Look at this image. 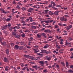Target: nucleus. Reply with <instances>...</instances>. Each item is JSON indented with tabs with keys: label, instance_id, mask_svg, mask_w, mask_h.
Returning a JSON list of instances; mask_svg holds the SVG:
<instances>
[{
	"label": "nucleus",
	"instance_id": "obj_1",
	"mask_svg": "<svg viewBox=\"0 0 73 73\" xmlns=\"http://www.w3.org/2000/svg\"><path fill=\"white\" fill-rule=\"evenodd\" d=\"M60 20L61 21H65V22L67 21V18H64V17H60Z\"/></svg>",
	"mask_w": 73,
	"mask_h": 73
},
{
	"label": "nucleus",
	"instance_id": "obj_2",
	"mask_svg": "<svg viewBox=\"0 0 73 73\" xmlns=\"http://www.w3.org/2000/svg\"><path fill=\"white\" fill-rule=\"evenodd\" d=\"M38 62L39 63V64H41L40 65L41 66H42L43 68H44V61H39Z\"/></svg>",
	"mask_w": 73,
	"mask_h": 73
},
{
	"label": "nucleus",
	"instance_id": "obj_3",
	"mask_svg": "<svg viewBox=\"0 0 73 73\" xmlns=\"http://www.w3.org/2000/svg\"><path fill=\"white\" fill-rule=\"evenodd\" d=\"M47 59V60L48 61H50V60H51V58H52V56L51 55H49L48 57V56H46L45 57Z\"/></svg>",
	"mask_w": 73,
	"mask_h": 73
},
{
	"label": "nucleus",
	"instance_id": "obj_4",
	"mask_svg": "<svg viewBox=\"0 0 73 73\" xmlns=\"http://www.w3.org/2000/svg\"><path fill=\"white\" fill-rule=\"evenodd\" d=\"M7 25H5V26H2L1 27V29L2 30H4V29L7 28Z\"/></svg>",
	"mask_w": 73,
	"mask_h": 73
},
{
	"label": "nucleus",
	"instance_id": "obj_5",
	"mask_svg": "<svg viewBox=\"0 0 73 73\" xmlns=\"http://www.w3.org/2000/svg\"><path fill=\"white\" fill-rule=\"evenodd\" d=\"M5 70L6 71H8V70H10V68L9 67V66H7L5 68Z\"/></svg>",
	"mask_w": 73,
	"mask_h": 73
},
{
	"label": "nucleus",
	"instance_id": "obj_6",
	"mask_svg": "<svg viewBox=\"0 0 73 73\" xmlns=\"http://www.w3.org/2000/svg\"><path fill=\"white\" fill-rule=\"evenodd\" d=\"M28 40L29 41H32L33 40V38L30 37L29 38H28Z\"/></svg>",
	"mask_w": 73,
	"mask_h": 73
},
{
	"label": "nucleus",
	"instance_id": "obj_7",
	"mask_svg": "<svg viewBox=\"0 0 73 73\" xmlns=\"http://www.w3.org/2000/svg\"><path fill=\"white\" fill-rule=\"evenodd\" d=\"M1 44L3 46H6L7 45L5 42H1Z\"/></svg>",
	"mask_w": 73,
	"mask_h": 73
},
{
	"label": "nucleus",
	"instance_id": "obj_8",
	"mask_svg": "<svg viewBox=\"0 0 73 73\" xmlns=\"http://www.w3.org/2000/svg\"><path fill=\"white\" fill-rule=\"evenodd\" d=\"M19 46L17 45H15L14 46V49H16V50H17V49H19Z\"/></svg>",
	"mask_w": 73,
	"mask_h": 73
},
{
	"label": "nucleus",
	"instance_id": "obj_9",
	"mask_svg": "<svg viewBox=\"0 0 73 73\" xmlns=\"http://www.w3.org/2000/svg\"><path fill=\"white\" fill-rule=\"evenodd\" d=\"M33 9L32 8H30L28 10H27V11H28V12H31V11H33Z\"/></svg>",
	"mask_w": 73,
	"mask_h": 73
},
{
	"label": "nucleus",
	"instance_id": "obj_10",
	"mask_svg": "<svg viewBox=\"0 0 73 73\" xmlns=\"http://www.w3.org/2000/svg\"><path fill=\"white\" fill-rule=\"evenodd\" d=\"M58 13H59V11H55L54 13V15H58Z\"/></svg>",
	"mask_w": 73,
	"mask_h": 73
},
{
	"label": "nucleus",
	"instance_id": "obj_11",
	"mask_svg": "<svg viewBox=\"0 0 73 73\" xmlns=\"http://www.w3.org/2000/svg\"><path fill=\"white\" fill-rule=\"evenodd\" d=\"M36 36H37V38H41V34H40V33L37 34L36 35Z\"/></svg>",
	"mask_w": 73,
	"mask_h": 73
},
{
	"label": "nucleus",
	"instance_id": "obj_12",
	"mask_svg": "<svg viewBox=\"0 0 73 73\" xmlns=\"http://www.w3.org/2000/svg\"><path fill=\"white\" fill-rule=\"evenodd\" d=\"M3 61L5 62H8V59H7L6 57H5L4 58Z\"/></svg>",
	"mask_w": 73,
	"mask_h": 73
},
{
	"label": "nucleus",
	"instance_id": "obj_13",
	"mask_svg": "<svg viewBox=\"0 0 73 73\" xmlns=\"http://www.w3.org/2000/svg\"><path fill=\"white\" fill-rule=\"evenodd\" d=\"M44 32L46 33H49V32H50V31L49 29H47L44 30Z\"/></svg>",
	"mask_w": 73,
	"mask_h": 73
},
{
	"label": "nucleus",
	"instance_id": "obj_14",
	"mask_svg": "<svg viewBox=\"0 0 73 73\" xmlns=\"http://www.w3.org/2000/svg\"><path fill=\"white\" fill-rule=\"evenodd\" d=\"M40 36H45V38H46V36H45V33H40Z\"/></svg>",
	"mask_w": 73,
	"mask_h": 73
},
{
	"label": "nucleus",
	"instance_id": "obj_15",
	"mask_svg": "<svg viewBox=\"0 0 73 73\" xmlns=\"http://www.w3.org/2000/svg\"><path fill=\"white\" fill-rule=\"evenodd\" d=\"M6 54L7 55H8V54H9V50H8V49H7L6 50Z\"/></svg>",
	"mask_w": 73,
	"mask_h": 73
},
{
	"label": "nucleus",
	"instance_id": "obj_16",
	"mask_svg": "<svg viewBox=\"0 0 73 73\" xmlns=\"http://www.w3.org/2000/svg\"><path fill=\"white\" fill-rule=\"evenodd\" d=\"M66 65L67 68H69V63L68 62H66Z\"/></svg>",
	"mask_w": 73,
	"mask_h": 73
},
{
	"label": "nucleus",
	"instance_id": "obj_17",
	"mask_svg": "<svg viewBox=\"0 0 73 73\" xmlns=\"http://www.w3.org/2000/svg\"><path fill=\"white\" fill-rule=\"evenodd\" d=\"M68 72L69 73H73V71H72V70H68Z\"/></svg>",
	"mask_w": 73,
	"mask_h": 73
},
{
	"label": "nucleus",
	"instance_id": "obj_18",
	"mask_svg": "<svg viewBox=\"0 0 73 73\" xmlns=\"http://www.w3.org/2000/svg\"><path fill=\"white\" fill-rule=\"evenodd\" d=\"M48 44H46L45 45V46L43 47V48H44V49H46L47 48H48Z\"/></svg>",
	"mask_w": 73,
	"mask_h": 73
},
{
	"label": "nucleus",
	"instance_id": "obj_19",
	"mask_svg": "<svg viewBox=\"0 0 73 73\" xmlns=\"http://www.w3.org/2000/svg\"><path fill=\"white\" fill-rule=\"evenodd\" d=\"M31 28L32 29H36L37 27L36 26H31Z\"/></svg>",
	"mask_w": 73,
	"mask_h": 73
},
{
	"label": "nucleus",
	"instance_id": "obj_20",
	"mask_svg": "<svg viewBox=\"0 0 73 73\" xmlns=\"http://www.w3.org/2000/svg\"><path fill=\"white\" fill-rule=\"evenodd\" d=\"M48 14L50 15H51V16L53 15V13H52L51 11H49L48 12Z\"/></svg>",
	"mask_w": 73,
	"mask_h": 73
},
{
	"label": "nucleus",
	"instance_id": "obj_21",
	"mask_svg": "<svg viewBox=\"0 0 73 73\" xmlns=\"http://www.w3.org/2000/svg\"><path fill=\"white\" fill-rule=\"evenodd\" d=\"M24 57H26V58H29L30 57V56H29V55H24Z\"/></svg>",
	"mask_w": 73,
	"mask_h": 73
},
{
	"label": "nucleus",
	"instance_id": "obj_22",
	"mask_svg": "<svg viewBox=\"0 0 73 73\" xmlns=\"http://www.w3.org/2000/svg\"><path fill=\"white\" fill-rule=\"evenodd\" d=\"M12 35L13 36H14V37H15V35H16V33H15V32H12Z\"/></svg>",
	"mask_w": 73,
	"mask_h": 73
},
{
	"label": "nucleus",
	"instance_id": "obj_23",
	"mask_svg": "<svg viewBox=\"0 0 73 73\" xmlns=\"http://www.w3.org/2000/svg\"><path fill=\"white\" fill-rule=\"evenodd\" d=\"M13 4H14V5H16V1H13V2L12 3Z\"/></svg>",
	"mask_w": 73,
	"mask_h": 73
},
{
	"label": "nucleus",
	"instance_id": "obj_24",
	"mask_svg": "<svg viewBox=\"0 0 73 73\" xmlns=\"http://www.w3.org/2000/svg\"><path fill=\"white\" fill-rule=\"evenodd\" d=\"M21 36L22 37H25V35L24 33H23L21 34Z\"/></svg>",
	"mask_w": 73,
	"mask_h": 73
},
{
	"label": "nucleus",
	"instance_id": "obj_25",
	"mask_svg": "<svg viewBox=\"0 0 73 73\" xmlns=\"http://www.w3.org/2000/svg\"><path fill=\"white\" fill-rule=\"evenodd\" d=\"M33 50L35 51L34 52V53H37V52H38V51L36 50V49H33Z\"/></svg>",
	"mask_w": 73,
	"mask_h": 73
},
{
	"label": "nucleus",
	"instance_id": "obj_26",
	"mask_svg": "<svg viewBox=\"0 0 73 73\" xmlns=\"http://www.w3.org/2000/svg\"><path fill=\"white\" fill-rule=\"evenodd\" d=\"M0 11H2V12H3V13H4V10L3 9H2V8H1L0 9Z\"/></svg>",
	"mask_w": 73,
	"mask_h": 73
},
{
	"label": "nucleus",
	"instance_id": "obj_27",
	"mask_svg": "<svg viewBox=\"0 0 73 73\" xmlns=\"http://www.w3.org/2000/svg\"><path fill=\"white\" fill-rule=\"evenodd\" d=\"M19 44H21V45H23L24 44V42L21 41L19 42Z\"/></svg>",
	"mask_w": 73,
	"mask_h": 73
},
{
	"label": "nucleus",
	"instance_id": "obj_28",
	"mask_svg": "<svg viewBox=\"0 0 73 73\" xmlns=\"http://www.w3.org/2000/svg\"><path fill=\"white\" fill-rule=\"evenodd\" d=\"M43 72V73H47V72H48V71H47V70L46 69L44 70Z\"/></svg>",
	"mask_w": 73,
	"mask_h": 73
},
{
	"label": "nucleus",
	"instance_id": "obj_29",
	"mask_svg": "<svg viewBox=\"0 0 73 73\" xmlns=\"http://www.w3.org/2000/svg\"><path fill=\"white\" fill-rule=\"evenodd\" d=\"M56 47L57 48V49H60V47L58 46V44H56Z\"/></svg>",
	"mask_w": 73,
	"mask_h": 73
},
{
	"label": "nucleus",
	"instance_id": "obj_30",
	"mask_svg": "<svg viewBox=\"0 0 73 73\" xmlns=\"http://www.w3.org/2000/svg\"><path fill=\"white\" fill-rule=\"evenodd\" d=\"M72 40H73V39L71 37L69 38H68V41L69 42L70 41H72Z\"/></svg>",
	"mask_w": 73,
	"mask_h": 73
},
{
	"label": "nucleus",
	"instance_id": "obj_31",
	"mask_svg": "<svg viewBox=\"0 0 73 73\" xmlns=\"http://www.w3.org/2000/svg\"><path fill=\"white\" fill-rule=\"evenodd\" d=\"M51 53V52L50 51H46V54H49V53Z\"/></svg>",
	"mask_w": 73,
	"mask_h": 73
},
{
	"label": "nucleus",
	"instance_id": "obj_32",
	"mask_svg": "<svg viewBox=\"0 0 73 73\" xmlns=\"http://www.w3.org/2000/svg\"><path fill=\"white\" fill-rule=\"evenodd\" d=\"M21 9H22V11H25V10H26V9L24 7H23L21 8Z\"/></svg>",
	"mask_w": 73,
	"mask_h": 73
},
{
	"label": "nucleus",
	"instance_id": "obj_33",
	"mask_svg": "<svg viewBox=\"0 0 73 73\" xmlns=\"http://www.w3.org/2000/svg\"><path fill=\"white\" fill-rule=\"evenodd\" d=\"M44 22L47 24H48V23H49V20L45 21H44Z\"/></svg>",
	"mask_w": 73,
	"mask_h": 73
},
{
	"label": "nucleus",
	"instance_id": "obj_34",
	"mask_svg": "<svg viewBox=\"0 0 73 73\" xmlns=\"http://www.w3.org/2000/svg\"><path fill=\"white\" fill-rule=\"evenodd\" d=\"M15 38H19V37H20V35H16L15 36Z\"/></svg>",
	"mask_w": 73,
	"mask_h": 73
},
{
	"label": "nucleus",
	"instance_id": "obj_35",
	"mask_svg": "<svg viewBox=\"0 0 73 73\" xmlns=\"http://www.w3.org/2000/svg\"><path fill=\"white\" fill-rule=\"evenodd\" d=\"M36 23L35 22H33L31 23V25H35L36 24Z\"/></svg>",
	"mask_w": 73,
	"mask_h": 73
},
{
	"label": "nucleus",
	"instance_id": "obj_36",
	"mask_svg": "<svg viewBox=\"0 0 73 73\" xmlns=\"http://www.w3.org/2000/svg\"><path fill=\"white\" fill-rule=\"evenodd\" d=\"M9 11H4V13H5V14H7V13H9Z\"/></svg>",
	"mask_w": 73,
	"mask_h": 73
},
{
	"label": "nucleus",
	"instance_id": "obj_37",
	"mask_svg": "<svg viewBox=\"0 0 73 73\" xmlns=\"http://www.w3.org/2000/svg\"><path fill=\"white\" fill-rule=\"evenodd\" d=\"M38 6H39V5H35V8H37V9H38V8H40V6H39L38 7H37Z\"/></svg>",
	"mask_w": 73,
	"mask_h": 73
},
{
	"label": "nucleus",
	"instance_id": "obj_38",
	"mask_svg": "<svg viewBox=\"0 0 73 73\" xmlns=\"http://www.w3.org/2000/svg\"><path fill=\"white\" fill-rule=\"evenodd\" d=\"M6 21H11V19L10 18H7L6 20Z\"/></svg>",
	"mask_w": 73,
	"mask_h": 73
},
{
	"label": "nucleus",
	"instance_id": "obj_39",
	"mask_svg": "<svg viewBox=\"0 0 73 73\" xmlns=\"http://www.w3.org/2000/svg\"><path fill=\"white\" fill-rule=\"evenodd\" d=\"M27 67H24V68H22V70H25V69H27Z\"/></svg>",
	"mask_w": 73,
	"mask_h": 73
},
{
	"label": "nucleus",
	"instance_id": "obj_40",
	"mask_svg": "<svg viewBox=\"0 0 73 73\" xmlns=\"http://www.w3.org/2000/svg\"><path fill=\"white\" fill-rule=\"evenodd\" d=\"M16 8H17V9H20V6H19V5H17L16 7Z\"/></svg>",
	"mask_w": 73,
	"mask_h": 73
},
{
	"label": "nucleus",
	"instance_id": "obj_41",
	"mask_svg": "<svg viewBox=\"0 0 73 73\" xmlns=\"http://www.w3.org/2000/svg\"><path fill=\"white\" fill-rule=\"evenodd\" d=\"M48 10H44V12H45V13H47L48 12Z\"/></svg>",
	"mask_w": 73,
	"mask_h": 73
},
{
	"label": "nucleus",
	"instance_id": "obj_42",
	"mask_svg": "<svg viewBox=\"0 0 73 73\" xmlns=\"http://www.w3.org/2000/svg\"><path fill=\"white\" fill-rule=\"evenodd\" d=\"M46 50H43V53H46Z\"/></svg>",
	"mask_w": 73,
	"mask_h": 73
},
{
	"label": "nucleus",
	"instance_id": "obj_43",
	"mask_svg": "<svg viewBox=\"0 0 73 73\" xmlns=\"http://www.w3.org/2000/svg\"><path fill=\"white\" fill-rule=\"evenodd\" d=\"M61 64L62 65V66H65V64L63 62H61Z\"/></svg>",
	"mask_w": 73,
	"mask_h": 73
},
{
	"label": "nucleus",
	"instance_id": "obj_44",
	"mask_svg": "<svg viewBox=\"0 0 73 73\" xmlns=\"http://www.w3.org/2000/svg\"><path fill=\"white\" fill-rule=\"evenodd\" d=\"M29 69L30 70H31V71H33V72L35 71V70L33 69H32L31 68H29Z\"/></svg>",
	"mask_w": 73,
	"mask_h": 73
},
{
	"label": "nucleus",
	"instance_id": "obj_45",
	"mask_svg": "<svg viewBox=\"0 0 73 73\" xmlns=\"http://www.w3.org/2000/svg\"><path fill=\"white\" fill-rule=\"evenodd\" d=\"M9 29L10 30H12V29H13V27H10L9 28Z\"/></svg>",
	"mask_w": 73,
	"mask_h": 73
},
{
	"label": "nucleus",
	"instance_id": "obj_46",
	"mask_svg": "<svg viewBox=\"0 0 73 73\" xmlns=\"http://www.w3.org/2000/svg\"><path fill=\"white\" fill-rule=\"evenodd\" d=\"M54 28H55V29L57 28H58V25H55L54 26Z\"/></svg>",
	"mask_w": 73,
	"mask_h": 73
},
{
	"label": "nucleus",
	"instance_id": "obj_47",
	"mask_svg": "<svg viewBox=\"0 0 73 73\" xmlns=\"http://www.w3.org/2000/svg\"><path fill=\"white\" fill-rule=\"evenodd\" d=\"M47 28H50V29L52 28V27H51V26L49 25L47 27Z\"/></svg>",
	"mask_w": 73,
	"mask_h": 73
},
{
	"label": "nucleus",
	"instance_id": "obj_48",
	"mask_svg": "<svg viewBox=\"0 0 73 73\" xmlns=\"http://www.w3.org/2000/svg\"><path fill=\"white\" fill-rule=\"evenodd\" d=\"M15 17L17 18V19H19V17H20V16L18 15H16L15 16Z\"/></svg>",
	"mask_w": 73,
	"mask_h": 73
},
{
	"label": "nucleus",
	"instance_id": "obj_49",
	"mask_svg": "<svg viewBox=\"0 0 73 73\" xmlns=\"http://www.w3.org/2000/svg\"><path fill=\"white\" fill-rule=\"evenodd\" d=\"M70 29V28L68 27V26H67L66 28V29L67 30V31H68V30H69Z\"/></svg>",
	"mask_w": 73,
	"mask_h": 73
},
{
	"label": "nucleus",
	"instance_id": "obj_50",
	"mask_svg": "<svg viewBox=\"0 0 73 73\" xmlns=\"http://www.w3.org/2000/svg\"><path fill=\"white\" fill-rule=\"evenodd\" d=\"M30 59H31V60H34V57H33V56H31L30 57Z\"/></svg>",
	"mask_w": 73,
	"mask_h": 73
},
{
	"label": "nucleus",
	"instance_id": "obj_51",
	"mask_svg": "<svg viewBox=\"0 0 73 73\" xmlns=\"http://www.w3.org/2000/svg\"><path fill=\"white\" fill-rule=\"evenodd\" d=\"M69 27V28L70 29V28H72V25H70L68 26Z\"/></svg>",
	"mask_w": 73,
	"mask_h": 73
},
{
	"label": "nucleus",
	"instance_id": "obj_52",
	"mask_svg": "<svg viewBox=\"0 0 73 73\" xmlns=\"http://www.w3.org/2000/svg\"><path fill=\"white\" fill-rule=\"evenodd\" d=\"M56 66L57 67V68H58V69H59V65H58L57 64L56 65Z\"/></svg>",
	"mask_w": 73,
	"mask_h": 73
},
{
	"label": "nucleus",
	"instance_id": "obj_53",
	"mask_svg": "<svg viewBox=\"0 0 73 73\" xmlns=\"http://www.w3.org/2000/svg\"><path fill=\"white\" fill-rule=\"evenodd\" d=\"M19 32H20L21 33H23V32L22 30H20L19 31Z\"/></svg>",
	"mask_w": 73,
	"mask_h": 73
},
{
	"label": "nucleus",
	"instance_id": "obj_54",
	"mask_svg": "<svg viewBox=\"0 0 73 73\" xmlns=\"http://www.w3.org/2000/svg\"><path fill=\"white\" fill-rule=\"evenodd\" d=\"M13 29H17V26H15V27H13Z\"/></svg>",
	"mask_w": 73,
	"mask_h": 73
},
{
	"label": "nucleus",
	"instance_id": "obj_55",
	"mask_svg": "<svg viewBox=\"0 0 73 73\" xmlns=\"http://www.w3.org/2000/svg\"><path fill=\"white\" fill-rule=\"evenodd\" d=\"M11 45L12 46H14V43H11Z\"/></svg>",
	"mask_w": 73,
	"mask_h": 73
},
{
	"label": "nucleus",
	"instance_id": "obj_56",
	"mask_svg": "<svg viewBox=\"0 0 73 73\" xmlns=\"http://www.w3.org/2000/svg\"><path fill=\"white\" fill-rule=\"evenodd\" d=\"M33 68H37V66L36 65V66H32Z\"/></svg>",
	"mask_w": 73,
	"mask_h": 73
},
{
	"label": "nucleus",
	"instance_id": "obj_57",
	"mask_svg": "<svg viewBox=\"0 0 73 73\" xmlns=\"http://www.w3.org/2000/svg\"><path fill=\"white\" fill-rule=\"evenodd\" d=\"M3 32L5 35L7 34V33L6 32V31H3Z\"/></svg>",
	"mask_w": 73,
	"mask_h": 73
},
{
	"label": "nucleus",
	"instance_id": "obj_58",
	"mask_svg": "<svg viewBox=\"0 0 73 73\" xmlns=\"http://www.w3.org/2000/svg\"><path fill=\"white\" fill-rule=\"evenodd\" d=\"M29 21V19H27L25 20V21H26V22H28Z\"/></svg>",
	"mask_w": 73,
	"mask_h": 73
},
{
	"label": "nucleus",
	"instance_id": "obj_59",
	"mask_svg": "<svg viewBox=\"0 0 73 73\" xmlns=\"http://www.w3.org/2000/svg\"><path fill=\"white\" fill-rule=\"evenodd\" d=\"M23 49V46H20V47L19 49L20 50H21Z\"/></svg>",
	"mask_w": 73,
	"mask_h": 73
},
{
	"label": "nucleus",
	"instance_id": "obj_60",
	"mask_svg": "<svg viewBox=\"0 0 73 73\" xmlns=\"http://www.w3.org/2000/svg\"><path fill=\"white\" fill-rule=\"evenodd\" d=\"M59 52H60V53H63V52L62 51H61V50H59Z\"/></svg>",
	"mask_w": 73,
	"mask_h": 73
},
{
	"label": "nucleus",
	"instance_id": "obj_61",
	"mask_svg": "<svg viewBox=\"0 0 73 73\" xmlns=\"http://www.w3.org/2000/svg\"><path fill=\"white\" fill-rule=\"evenodd\" d=\"M66 25L65 24H62V27H65V26H66Z\"/></svg>",
	"mask_w": 73,
	"mask_h": 73
},
{
	"label": "nucleus",
	"instance_id": "obj_62",
	"mask_svg": "<svg viewBox=\"0 0 73 73\" xmlns=\"http://www.w3.org/2000/svg\"><path fill=\"white\" fill-rule=\"evenodd\" d=\"M62 6L60 5H56V7H61Z\"/></svg>",
	"mask_w": 73,
	"mask_h": 73
},
{
	"label": "nucleus",
	"instance_id": "obj_63",
	"mask_svg": "<svg viewBox=\"0 0 73 73\" xmlns=\"http://www.w3.org/2000/svg\"><path fill=\"white\" fill-rule=\"evenodd\" d=\"M34 33H35V34L37 33V31L36 30L35 31H34Z\"/></svg>",
	"mask_w": 73,
	"mask_h": 73
},
{
	"label": "nucleus",
	"instance_id": "obj_64",
	"mask_svg": "<svg viewBox=\"0 0 73 73\" xmlns=\"http://www.w3.org/2000/svg\"><path fill=\"white\" fill-rule=\"evenodd\" d=\"M67 35V33H63V35Z\"/></svg>",
	"mask_w": 73,
	"mask_h": 73
}]
</instances>
